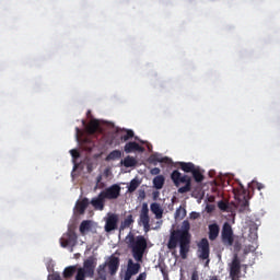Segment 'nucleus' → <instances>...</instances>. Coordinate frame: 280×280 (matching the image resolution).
Here are the masks:
<instances>
[{
	"instance_id": "nucleus-1",
	"label": "nucleus",
	"mask_w": 280,
	"mask_h": 280,
	"mask_svg": "<svg viewBox=\"0 0 280 280\" xmlns=\"http://www.w3.org/2000/svg\"><path fill=\"white\" fill-rule=\"evenodd\" d=\"M125 242L128 248H130L135 261H137L135 262L132 259L128 260L127 272H130L133 276L139 275L141 264H143V255H145V250H148V240H145V236L143 235L135 236L132 232H129Z\"/></svg>"
},
{
	"instance_id": "nucleus-2",
	"label": "nucleus",
	"mask_w": 280,
	"mask_h": 280,
	"mask_svg": "<svg viewBox=\"0 0 280 280\" xmlns=\"http://www.w3.org/2000/svg\"><path fill=\"white\" fill-rule=\"evenodd\" d=\"M191 224L185 220L182 223L180 230H174L168 238L167 248L168 250H176L179 244V255L182 259H185L189 255L191 248Z\"/></svg>"
},
{
	"instance_id": "nucleus-3",
	"label": "nucleus",
	"mask_w": 280,
	"mask_h": 280,
	"mask_svg": "<svg viewBox=\"0 0 280 280\" xmlns=\"http://www.w3.org/2000/svg\"><path fill=\"white\" fill-rule=\"evenodd\" d=\"M171 179L173 180L175 187L178 188V194H187L191 191V177L189 175H183L178 170H175L171 174ZM180 185H185L180 187Z\"/></svg>"
},
{
	"instance_id": "nucleus-4",
	"label": "nucleus",
	"mask_w": 280,
	"mask_h": 280,
	"mask_svg": "<svg viewBox=\"0 0 280 280\" xmlns=\"http://www.w3.org/2000/svg\"><path fill=\"white\" fill-rule=\"evenodd\" d=\"M197 247H198V257L202 260L206 261V266H209V261H211L209 259V255H211V247L209 246V240H207L206 237L201 238L198 243H197Z\"/></svg>"
},
{
	"instance_id": "nucleus-5",
	"label": "nucleus",
	"mask_w": 280,
	"mask_h": 280,
	"mask_svg": "<svg viewBox=\"0 0 280 280\" xmlns=\"http://www.w3.org/2000/svg\"><path fill=\"white\" fill-rule=\"evenodd\" d=\"M77 244H78V234H75V231L73 230H69L60 238V246L62 248H68L69 246L71 248V253H73V246H75Z\"/></svg>"
},
{
	"instance_id": "nucleus-6",
	"label": "nucleus",
	"mask_w": 280,
	"mask_h": 280,
	"mask_svg": "<svg viewBox=\"0 0 280 280\" xmlns=\"http://www.w3.org/2000/svg\"><path fill=\"white\" fill-rule=\"evenodd\" d=\"M230 268V279L231 280H240L242 277V261L237 255H234L231 264H229Z\"/></svg>"
},
{
	"instance_id": "nucleus-7",
	"label": "nucleus",
	"mask_w": 280,
	"mask_h": 280,
	"mask_svg": "<svg viewBox=\"0 0 280 280\" xmlns=\"http://www.w3.org/2000/svg\"><path fill=\"white\" fill-rule=\"evenodd\" d=\"M105 200H117L121 194V187L117 184L112 185L108 188H105L101 191Z\"/></svg>"
},
{
	"instance_id": "nucleus-8",
	"label": "nucleus",
	"mask_w": 280,
	"mask_h": 280,
	"mask_svg": "<svg viewBox=\"0 0 280 280\" xmlns=\"http://www.w3.org/2000/svg\"><path fill=\"white\" fill-rule=\"evenodd\" d=\"M140 223H142L144 232L148 233L150 231V208H148V203H142Z\"/></svg>"
},
{
	"instance_id": "nucleus-9",
	"label": "nucleus",
	"mask_w": 280,
	"mask_h": 280,
	"mask_svg": "<svg viewBox=\"0 0 280 280\" xmlns=\"http://www.w3.org/2000/svg\"><path fill=\"white\" fill-rule=\"evenodd\" d=\"M221 237L223 244H228L229 246H233V228L229 222H225L222 228Z\"/></svg>"
},
{
	"instance_id": "nucleus-10",
	"label": "nucleus",
	"mask_w": 280,
	"mask_h": 280,
	"mask_svg": "<svg viewBox=\"0 0 280 280\" xmlns=\"http://www.w3.org/2000/svg\"><path fill=\"white\" fill-rule=\"evenodd\" d=\"M117 224H119V215L115 213H108L105 220V231L106 233H112V231H117Z\"/></svg>"
},
{
	"instance_id": "nucleus-11",
	"label": "nucleus",
	"mask_w": 280,
	"mask_h": 280,
	"mask_svg": "<svg viewBox=\"0 0 280 280\" xmlns=\"http://www.w3.org/2000/svg\"><path fill=\"white\" fill-rule=\"evenodd\" d=\"M95 266H97V262H95V258L90 257L83 262L84 273L86 277H90V279H93V276L95 275Z\"/></svg>"
},
{
	"instance_id": "nucleus-12",
	"label": "nucleus",
	"mask_w": 280,
	"mask_h": 280,
	"mask_svg": "<svg viewBox=\"0 0 280 280\" xmlns=\"http://www.w3.org/2000/svg\"><path fill=\"white\" fill-rule=\"evenodd\" d=\"M90 205H92L95 211H104V207H106V198L100 192L97 197L91 199Z\"/></svg>"
},
{
	"instance_id": "nucleus-13",
	"label": "nucleus",
	"mask_w": 280,
	"mask_h": 280,
	"mask_svg": "<svg viewBox=\"0 0 280 280\" xmlns=\"http://www.w3.org/2000/svg\"><path fill=\"white\" fill-rule=\"evenodd\" d=\"M124 152H126V154H132V152H145V148L135 141H130L125 144Z\"/></svg>"
},
{
	"instance_id": "nucleus-14",
	"label": "nucleus",
	"mask_w": 280,
	"mask_h": 280,
	"mask_svg": "<svg viewBox=\"0 0 280 280\" xmlns=\"http://www.w3.org/2000/svg\"><path fill=\"white\" fill-rule=\"evenodd\" d=\"M85 132L88 135H95L96 132H102V127L100 126V120L91 119L85 127Z\"/></svg>"
},
{
	"instance_id": "nucleus-15",
	"label": "nucleus",
	"mask_w": 280,
	"mask_h": 280,
	"mask_svg": "<svg viewBox=\"0 0 280 280\" xmlns=\"http://www.w3.org/2000/svg\"><path fill=\"white\" fill-rule=\"evenodd\" d=\"M106 267L109 270V275H117V270H119V258L116 256H112L106 262Z\"/></svg>"
},
{
	"instance_id": "nucleus-16",
	"label": "nucleus",
	"mask_w": 280,
	"mask_h": 280,
	"mask_svg": "<svg viewBox=\"0 0 280 280\" xmlns=\"http://www.w3.org/2000/svg\"><path fill=\"white\" fill-rule=\"evenodd\" d=\"M220 235V225L212 223L208 226V237L210 242H215Z\"/></svg>"
},
{
	"instance_id": "nucleus-17",
	"label": "nucleus",
	"mask_w": 280,
	"mask_h": 280,
	"mask_svg": "<svg viewBox=\"0 0 280 280\" xmlns=\"http://www.w3.org/2000/svg\"><path fill=\"white\" fill-rule=\"evenodd\" d=\"M90 201L89 198L84 197L81 200H78L75 203V211L79 215H84L86 209L89 208Z\"/></svg>"
},
{
	"instance_id": "nucleus-18",
	"label": "nucleus",
	"mask_w": 280,
	"mask_h": 280,
	"mask_svg": "<svg viewBox=\"0 0 280 280\" xmlns=\"http://www.w3.org/2000/svg\"><path fill=\"white\" fill-rule=\"evenodd\" d=\"M178 167L185 172L186 174H192V172L196 170V164L191 162H178Z\"/></svg>"
},
{
	"instance_id": "nucleus-19",
	"label": "nucleus",
	"mask_w": 280,
	"mask_h": 280,
	"mask_svg": "<svg viewBox=\"0 0 280 280\" xmlns=\"http://www.w3.org/2000/svg\"><path fill=\"white\" fill-rule=\"evenodd\" d=\"M151 212L155 215L156 220H161L163 218V208L161 207V203L153 202L150 206Z\"/></svg>"
},
{
	"instance_id": "nucleus-20",
	"label": "nucleus",
	"mask_w": 280,
	"mask_h": 280,
	"mask_svg": "<svg viewBox=\"0 0 280 280\" xmlns=\"http://www.w3.org/2000/svg\"><path fill=\"white\" fill-rule=\"evenodd\" d=\"M135 224V219L132 214H128L126 219L120 223V231H124L125 229H130Z\"/></svg>"
},
{
	"instance_id": "nucleus-21",
	"label": "nucleus",
	"mask_w": 280,
	"mask_h": 280,
	"mask_svg": "<svg viewBox=\"0 0 280 280\" xmlns=\"http://www.w3.org/2000/svg\"><path fill=\"white\" fill-rule=\"evenodd\" d=\"M191 175L196 183H202V180H205V175L202 174V170H200V166H197L192 171Z\"/></svg>"
},
{
	"instance_id": "nucleus-22",
	"label": "nucleus",
	"mask_w": 280,
	"mask_h": 280,
	"mask_svg": "<svg viewBox=\"0 0 280 280\" xmlns=\"http://www.w3.org/2000/svg\"><path fill=\"white\" fill-rule=\"evenodd\" d=\"M163 185H165V177L163 175H158L153 178V187L155 189H163Z\"/></svg>"
},
{
	"instance_id": "nucleus-23",
	"label": "nucleus",
	"mask_w": 280,
	"mask_h": 280,
	"mask_svg": "<svg viewBox=\"0 0 280 280\" xmlns=\"http://www.w3.org/2000/svg\"><path fill=\"white\" fill-rule=\"evenodd\" d=\"M124 167H136L137 166V159L127 155L122 161H121Z\"/></svg>"
},
{
	"instance_id": "nucleus-24",
	"label": "nucleus",
	"mask_w": 280,
	"mask_h": 280,
	"mask_svg": "<svg viewBox=\"0 0 280 280\" xmlns=\"http://www.w3.org/2000/svg\"><path fill=\"white\" fill-rule=\"evenodd\" d=\"M133 138H135V131L131 129H126L125 133L121 135V137H120V141L126 143L127 141H130V139H133Z\"/></svg>"
},
{
	"instance_id": "nucleus-25",
	"label": "nucleus",
	"mask_w": 280,
	"mask_h": 280,
	"mask_svg": "<svg viewBox=\"0 0 280 280\" xmlns=\"http://www.w3.org/2000/svg\"><path fill=\"white\" fill-rule=\"evenodd\" d=\"M121 151L114 150L109 152V154L106 156L105 161H118V159H121Z\"/></svg>"
},
{
	"instance_id": "nucleus-26",
	"label": "nucleus",
	"mask_w": 280,
	"mask_h": 280,
	"mask_svg": "<svg viewBox=\"0 0 280 280\" xmlns=\"http://www.w3.org/2000/svg\"><path fill=\"white\" fill-rule=\"evenodd\" d=\"M139 185H141V182H139V179H137V178L131 179V182L128 186L129 194L137 191V189L139 188Z\"/></svg>"
},
{
	"instance_id": "nucleus-27",
	"label": "nucleus",
	"mask_w": 280,
	"mask_h": 280,
	"mask_svg": "<svg viewBox=\"0 0 280 280\" xmlns=\"http://www.w3.org/2000/svg\"><path fill=\"white\" fill-rule=\"evenodd\" d=\"M79 230L82 235H84L86 231H91V221L89 220L82 221Z\"/></svg>"
},
{
	"instance_id": "nucleus-28",
	"label": "nucleus",
	"mask_w": 280,
	"mask_h": 280,
	"mask_svg": "<svg viewBox=\"0 0 280 280\" xmlns=\"http://www.w3.org/2000/svg\"><path fill=\"white\" fill-rule=\"evenodd\" d=\"M97 275H98V279L106 280V262L98 266Z\"/></svg>"
},
{
	"instance_id": "nucleus-29",
	"label": "nucleus",
	"mask_w": 280,
	"mask_h": 280,
	"mask_svg": "<svg viewBox=\"0 0 280 280\" xmlns=\"http://www.w3.org/2000/svg\"><path fill=\"white\" fill-rule=\"evenodd\" d=\"M73 275H75V267L74 266L67 267L63 270V278L65 279H71V277H73Z\"/></svg>"
},
{
	"instance_id": "nucleus-30",
	"label": "nucleus",
	"mask_w": 280,
	"mask_h": 280,
	"mask_svg": "<svg viewBox=\"0 0 280 280\" xmlns=\"http://www.w3.org/2000/svg\"><path fill=\"white\" fill-rule=\"evenodd\" d=\"M242 194L238 195V199L240 198H244V201H243V207H248V200H246V189H244V186H242Z\"/></svg>"
},
{
	"instance_id": "nucleus-31",
	"label": "nucleus",
	"mask_w": 280,
	"mask_h": 280,
	"mask_svg": "<svg viewBox=\"0 0 280 280\" xmlns=\"http://www.w3.org/2000/svg\"><path fill=\"white\" fill-rule=\"evenodd\" d=\"M86 277V273L84 272V269L80 268L77 272L75 280H84Z\"/></svg>"
},
{
	"instance_id": "nucleus-32",
	"label": "nucleus",
	"mask_w": 280,
	"mask_h": 280,
	"mask_svg": "<svg viewBox=\"0 0 280 280\" xmlns=\"http://www.w3.org/2000/svg\"><path fill=\"white\" fill-rule=\"evenodd\" d=\"M70 154L72 159H80V151H78L77 149L70 150Z\"/></svg>"
},
{
	"instance_id": "nucleus-33",
	"label": "nucleus",
	"mask_w": 280,
	"mask_h": 280,
	"mask_svg": "<svg viewBox=\"0 0 280 280\" xmlns=\"http://www.w3.org/2000/svg\"><path fill=\"white\" fill-rule=\"evenodd\" d=\"M218 207H219V209H221V211H226V209H229V205L224 201H220L218 203Z\"/></svg>"
},
{
	"instance_id": "nucleus-34",
	"label": "nucleus",
	"mask_w": 280,
	"mask_h": 280,
	"mask_svg": "<svg viewBox=\"0 0 280 280\" xmlns=\"http://www.w3.org/2000/svg\"><path fill=\"white\" fill-rule=\"evenodd\" d=\"M180 213H183V214H182V218H185L186 212H185V210H183V209H180V208H178V209L176 210V212H175V218H180Z\"/></svg>"
},
{
	"instance_id": "nucleus-35",
	"label": "nucleus",
	"mask_w": 280,
	"mask_h": 280,
	"mask_svg": "<svg viewBox=\"0 0 280 280\" xmlns=\"http://www.w3.org/2000/svg\"><path fill=\"white\" fill-rule=\"evenodd\" d=\"M150 174H151L152 176H159V174H161V168L154 167V168H152V170L150 171Z\"/></svg>"
},
{
	"instance_id": "nucleus-36",
	"label": "nucleus",
	"mask_w": 280,
	"mask_h": 280,
	"mask_svg": "<svg viewBox=\"0 0 280 280\" xmlns=\"http://www.w3.org/2000/svg\"><path fill=\"white\" fill-rule=\"evenodd\" d=\"M250 235H252V237H254V240H255V237H257V225H253V228H250ZM254 231V232H253Z\"/></svg>"
},
{
	"instance_id": "nucleus-37",
	"label": "nucleus",
	"mask_w": 280,
	"mask_h": 280,
	"mask_svg": "<svg viewBox=\"0 0 280 280\" xmlns=\"http://www.w3.org/2000/svg\"><path fill=\"white\" fill-rule=\"evenodd\" d=\"M132 277H135L133 273H130L128 270L125 272V277H124V280H131Z\"/></svg>"
},
{
	"instance_id": "nucleus-38",
	"label": "nucleus",
	"mask_w": 280,
	"mask_h": 280,
	"mask_svg": "<svg viewBox=\"0 0 280 280\" xmlns=\"http://www.w3.org/2000/svg\"><path fill=\"white\" fill-rule=\"evenodd\" d=\"M198 218H200V213H198V212H191L190 213V219L191 220H198Z\"/></svg>"
},
{
	"instance_id": "nucleus-39",
	"label": "nucleus",
	"mask_w": 280,
	"mask_h": 280,
	"mask_svg": "<svg viewBox=\"0 0 280 280\" xmlns=\"http://www.w3.org/2000/svg\"><path fill=\"white\" fill-rule=\"evenodd\" d=\"M145 279H148V273L142 272V273H140V275L138 276V278H137L136 280H145Z\"/></svg>"
},
{
	"instance_id": "nucleus-40",
	"label": "nucleus",
	"mask_w": 280,
	"mask_h": 280,
	"mask_svg": "<svg viewBox=\"0 0 280 280\" xmlns=\"http://www.w3.org/2000/svg\"><path fill=\"white\" fill-rule=\"evenodd\" d=\"M51 280H62V278L60 277V273H52Z\"/></svg>"
},
{
	"instance_id": "nucleus-41",
	"label": "nucleus",
	"mask_w": 280,
	"mask_h": 280,
	"mask_svg": "<svg viewBox=\"0 0 280 280\" xmlns=\"http://www.w3.org/2000/svg\"><path fill=\"white\" fill-rule=\"evenodd\" d=\"M191 280H200V277L198 276V271H194L191 273Z\"/></svg>"
},
{
	"instance_id": "nucleus-42",
	"label": "nucleus",
	"mask_w": 280,
	"mask_h": 280,
	"mask_svg": "<svg viewBox=\"0 0 280 280\" xmlns=\"http://www.w3.org/2000/svg\"><path fill=\"white\" fill-rule=\"evenodd\" d=\"M264 184L261 183H256V189H258V191H261V189H264Z\"/></svg>"
},
{
	"instance_id": "nucleus-43",
	"label": "nucleus",
	"mask_w": 280,
	"mask_h": 280,
	"mask_svg": "<svg viewBox=\"0 0 280 280\" xmlns=\"http://www.w3.org/2000/svg\"><path fill=\"white\" fill-rule=\"evenodd\" d=\"M152 161H158L159 163H163V160H159V159H154V158H151Z\"/></svg>"
},
{
	"instance_id": "nucleus-44",
	"label": "nucleus",
	"mask_w": 280,
	"mask_h": 280,
	"mask_svg": "<svg viewBox=\"0 0 280 280\" xmlns=\"http://www.w3.org/2000/svg\"><path fill=\"white\" fill-rule=\"evenodd\" d=\"M210 280H218V276H212Z\"/></svg>"
},
{
	"instance_id": "nucleus-45",
	"label": "nucleus",
	"mask_w": 280,
	"mask_h": 280,
	"mask_svg": "<svg viewBox=\"0 0 280 280\" xmlns=\"http://www.w3.org/2000/svg\"><path fill=\"white\" fill-rule=\"evenodd\" d=\"M75 130H77V135H80V128H75Z\"/></svg>"
},
{
	"instance_id": "nucleus-46",
	"label": "nucleus",
	"mask_w": 280,
	"mask_h": 280,
	"mask_svg": "<svg viewBox=\"0 0 280 280\" xmlns=\"http://www.w3.org/2000/svg\"><path fill=\"white\" fill-rule=\"evenodd\" d=\"M142 198H145V191H142Z\"/></svg>"
},
{
	"instance_id": "nucleus-47",
	"label": "nucleus",
	"mask_w": 280,
	"mask_h": 280,
	"mask_svg": "<svg viewBox=\"0 0 280 280\" xmlns=\"http://www.w3.org/2000/svg\"><path fill=\"white\" fill-rule=\"evenodd\" d=\"M164 280H170V278L167 276L164 277Z\"/></svg>"
},
{
	"instance_id": "nucleus-48",
	"label": "nucleus",
	"mask_w": 280,
	"mask_h": 280,
	"mask_svg": "<svg viewBox=\"0 0 280 280\" xmlns=\"http://www.w3.org/2000/svg\"><path fill=\"white\" fill-rule=\"evenodd\" d=\"M82 124H83V126H85V125H86V121L82 120Z\"/></svg>"
},
{
	"instance_id": "nucleus-49",
	"label": "nucleus",
	"mask_w": 280,
	"mask_h": 280,
	"mask_svg": "<svg viewBox=\"0 0 280 280\" xmlns=\"http://www.w3.org/2000/svg\"><path fill=\"white\" fill-rule=\"evenodd\" d=\"M102 179V177L98 178V182Z\"/></svg>"
}]
</instances>
